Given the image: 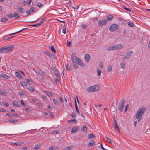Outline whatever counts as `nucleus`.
I'll list each match as a JSON object with an SVG mask.
<instances>
[{
	"mask_svg": "<svg viewBox=\"0 0 150 150\" xmlns=\"http://www.w3.org/2000/svg\"><path fill=\"white\" fill-rule=\"evenodd\" d=\"M28 89L29 91L32 92H33L34 91V89L32 87H29Z\"/></svg>",
	"mask_w": 150,
	"mask_h": 150,
	"instance_id": "obj_46",
	"label": "nucleus"
},
{
	"mask_svg": "<svg viewBox=\"0 0 150 150\" xmlns=\"http://www.w3.org/2000/svg\"><path fill=\"white\" fill-rule=\"evenodd\" d=\"M19 94L21 96H25V93L23 91H22L19 93Z\"/></svg>",
	"mask_w": 150,
	"mask_h": 150,
	"instance_id": "obj_48",
	"label": "nucleus"
},
{
	"mask_svg": "<svg viewBox=\"0 0 150 150\" xmlns=\"http://www.w3.org/2000/svg\"><path fill=\"white\" fill-rule=\"evenodd\" d=\"M26 29V28H23L21 30H20V31H18L17 32H15V33H11V34H10V35L15 34H17V33H19L20 32H21L23 31V30H24L25 29Z\"/></svg>",
	"mask_w": 150,
	"mask_h": 150,
	"instance_id": "obj_43",
	"label": "nucleus"
},
{
	"mask_svg": "<svg viewBox=\"0 0 150 150\" xmlns=\"http://www.w3.org/2000/svg\"><path fill=\"white\" fill-rule=\"evenodd\" d=\"M107 23V21L106 20H100L98 21V25L101 26H102L103 25H105Z\"/></svg>",
	"mask_w": 150,
	"mask_h": 150,
	"instance_id": "obj_7",
	"label": "nucleus"
},
{
	"mask_svg": "<svg viewBox=\"0 0 150 150\" xmlns=\"http://www.w3.org/2000/svg\"><path fill=\"white\" fill-rule=\"evenodd\" d=\"M27 148L26 147H24L23 148H22L21 150H26Z\"/></svg>",
	"mask_w": 150,
	"mask_h": 150,
	"instance_id": "obj_64",
	"label": "nucleus"
},
{
	"mask_svg": "<svg viewBox=\"0 0 150 150\" xmlns=\"http://www.w3.org/2000/svg\"><path fill=\"white\" fill-rule=\"evenodd\" d=\"M128 25L129 26L131 27H133L134 26V23L131 21L128 22Z\"/></svg>",
	"mask_w": 150,
	"mask_h": 150,
	"instance_id": "obj_28",
	"label": "nucleus"
},
{
	"mask_svg": "<svg viewBox=\"0 0 150 150\" xmlns=\"http://www.w3.org/2000/svg\"><path fill=\"white\" fill-rule=\"evenodd\" d=\"M71 42H68V41H67V45L69 47L71 45Z\"/></svg>",
	"mask_w": 150,
	"mask_h": 150,
	"instance_id": "obj_58",
	"label": "nucleus"
},
{
	"mask_svg": "<svg viewBox=\"0 0 150 150\" xmlns=\"http://www.w3.org/2000/svg\"><path fill=\"white\" fill-rule=\"evenodd\" d=\"M27 82L29 84H31L32 83V82L31 79H27L26 80Z\"/></svg>",
	"mask_w": 150,
	"mask_h": 150,
	"instance_id": "obj_35",
	"label": "nucleus"
},
{
	"mask_svg": "<svg viewBox=\"0 0 150 150\" xmlns=\"http://www.w3.org/2000/svg\"><path fill=\"white\" fill-rule=\"evenodd\" d=\"M129 107V105H127L125 107V112H126L127 111V109Z\"/></svg>",
	"mask_w": 150,
	"mask_h": 150,
	"instance_id": "obj_56",
	"label": "nucleus"
},
{
	"mask_svg": "<svg viewBox=\"0 0 150 150\" xmlns=\"http://www.w3.org/2000/svg\"><path fill=\"white\" fill-rule=\"evenodd\" d=\"M125 100L124 99H123L120 102V105L118 106V109L119 110L122 112V111L123 108L124 107Z\"/></svg>",
	"mask_w": 150,
	"mask_h": 150,
	"instance_id": "obj_4",
	"label": "nucleus"
},
{
	"mask_svg": "<svg viewBox=\"0 0 150 150\" xmlns=\"http://www.w3.org/2000/svg\"><path fill=\"white\" fill-rule=\"evenodd\" d=\"M107 19L108 21H110L113 18V16L111 15H109L106 16Z\"/></svg>",
	"mask_w": 150,
	"mask_h": 150,
	"instance_id": "obj_15",
	"label": "nucleus"
},
{
	"mask_svg": "<svg viewBox=\"0 0 150 150\" xmlns=\"http://www.w3.org/2000/svg\"><path fill=\"white\" fill-rule=\"evenodd\" d=\"M6 115L10 117H13V115L9 113H6Z\"/></svg>",
	"mask_w": 150,
	"mask_h": 150,
	"instance_id": "obj_59",
	"label": "nucleus"
},
{
	"mask_svg": "<svg viewBox=\"0 0 150 150\" xmlns=\"http://www.w3.org/2000/svg\"><path fill=\"white\" fill-rule=\"evenodd\" d=\"M4 105L6 107H8L9 106V104L6 101H4L3 102Z\"/></svg>",
	"mask_w": 150,
	"mask_h": 150,
	"instance_id": "obj_44",
	"label": "nucleus"
},
{
	"mask_svg": "<svg viewBox=\"0 0 150 150\" xmlns=\"http://www.w3.org/2000/svg\"><path fill=\"white\" fill-rule=\"evenodd\" d=\"M71 59L72 62L74 63V60H75V62L78 64L83 67L84 64L83 62L81 61L76 56V54L75 53H73L71 55Z\"/></svg>",
	"mask_w": 150,
	"mask_h": 150,
	"instance_id": "obj_1",
	"label": "nucleus"
},
{
	"mask_svg": "<svg viewBox=\"0 0 150 150\" xmlns=\"http://www.w3.org/2000/svg\"><path fill=\"white\" fill-rule=\"evenodd\" d=\"M40 146V144H38L36 145L33 149V150H38L39 149Z\"/></svg>",
	"mask_w": 150,
	"mask_h": 150,
	"instance_id": "obj_20",
	"label": "nucleus"
},
{
	"mask_svg": "<svg viewBox=\"0 0 150 150\" xmlns=\"http://www.w3.org/2000/svg\"><path fill=\"white\" fill-rule=\"evenodd\" d=\"M15 75L18 78L20 79H22V77L20 74H19V72L16 71L15 72Z\"/></svg>",
	"mask_w": 150,
	"mask_h": 150,
	"instance_id": "obj_12",
	"label": "nucleus"
},
{
	"mask_svg": "<svg viewBox=\"0 0 150 150\" xmlns=\"http://www.w3.org/2000/svg\"><path fill=\"white\" fill-rule=\"evenodd\" d=\"M8 20V19L7 18H3L1 20V22H5L7 21Z\"/></svg>",
	"mask_w": 150,
	"mask_h": 150,
	"instance_id": "obj_47",
	"label": "nucleus"
},
{
	"mask_svg": "<svg viewBox=\"0 0 150 150\" xmlns=\"http://www.w3.org/2000/svg\"><path fill=\"white\" fill-rule=\"evenodd\" d=\"M82 131L83 133H86L87 131V128L86 125H84L83 126L82 129Z\"/></svg>",
	"mask_w": 150,
	"mask_h": 150,
	"instance_id": "obj_14",
	"label": "nucleus"
},
{
	"mask_svg": "<svg viewBox=\"0 0 150 150\" xmlns=\"http://www.w3.org/2000/svg\"><path fill=\"white\" fill-rule=\"evenodd\" d=\"M0 94L1 95H4L5 96H6V93L4 92H3L1 90H0Z\"/></svg>",
	"mask_w": 150,
	"mask_h": 150,
	"instance_id": "obj_40",
	"label": "nucleus"
},
{
	"mask_svg": "<svg viewBox=\"0 0 150 150\" xmlns=\"http://www.w3.org/2000/svg\"><path fill=\"white\" fill-rule=\"evenodd\" d=\"M105 137L107 139V140L106 141L107 142L109 143L110 144H111L112 143V142H111V140L109 138H108L107 136H105Z\"/></svg>",
	"mask_w": 150,
	"mask_h": 150,
	"instance_id": "obj_36",
	"label": "nucleus"
},
{
	"mask_svg": "<svg viewBox=\"0 0 150 150\" xmlns=\"http://www.w3.org/2000/svg\"><path fill=\"white\" fill-rule=\"evenodd\" d=\"M20 102L21 104L23 107H25L26 106V104H24V102L22 100H21Z\"/></svg>",
	"mask_w": 150,
	"mask_h": 150,
	"instance_id": "obj_41",
	"label": "nucleus"
},
{
	"mask_svg": "<svg viewBox=\"0 0 150 150\" xmlns=\"http://www.w3.org/2000/svg\"><path fill=\"white\" fill-rule=\"evenodd\" d=\"M108 69L109 72L111 71L112 69V67L111 66L109 65L108 67Z\"/></svg>",
	"mask_w": 150,
	"mask_h": 150,
	"instance_id": "obj_37",
	"label": "nucleus"
},
{
	"mask_svg": "<svg viewBox=\"0 0 150 150\" xmlns=\"http://www.w3.org/2000/svg\"><path fill=\"white\" fill-rule=\"evenodd\" d=\"M77 121L76 120L75 118H73L72 119H71L70 120H68V122L71 123V122H74V123H76Z\"/></svg>",
	"mask_w": 150,
	"mask_h": 150,
	"instance_id": "obj_25",
	"label": "nucleus"
},
{
	"mask_svg": "<svg viewBox=\"0 0 150 150\" xmlns=\"http://www.w3.org/2000/svg\"><path fill=\"white\" fill-rule=\"evenodd\" d=\"M17 11L19 13H23V7L20 6L18 8Z\"/></svg>",
	"mask_w": 150,
	"mask_h": 150,
	"instance_id": "obj_16",
	"label": "nucleus"
},
{
	"mask_svg": "<svg viewBox=\"0 0 150 150\" xmlns=\"http://www.w3.org/2000/svg\"><path fill=\"white\" fill-rule=\"evenodd\" d=\"M118 28V26L115 24L111 25L109 28V31L112 32L115 31Z\"/></svg>",
	"mask_w": 150,
	"mask_h": 150,
	"instance_id": "obj_6",
	"label": "nucleus"
},
{
	"mask_svg": "<svg viewBox=\"0 0 150 150\" xmlns=\"http://www.w3.org/2000/svg\"><path fill=\"white\" fill-rule=\"evenodd\" d=\"M0 111L2 112H6V111H5V110L3 108H1L0 109Z\"/></svg>",
	"mask_w": 150,
	"mask_h": 150,
	"instance_id": "obj_61",
	"label": "nucleus"
},
{
	"mask_svg": "<svg viewBox=\"0 0 150 150\" xmlns=\"http://www.w3.org/2000/svg\"><path fill=\"white\" fill-rule=\"evenodd\" d=\"M121 68L124 69L125 67V63H122L120 64Z\"/></svg>",
	"mask_w": 150,
	"mask_h": 150,
	"instance_id": "obj_45",
	"label": "nucleus"
},
{
	"mask_svg": "<svg viewBox=\"0 0 150 150\" xmlns=\"http://www.w3.org/2000/svg\"><path fill=\"white\" fill-rule=\"evenodd\" d=\"M30 10L32 12H34L35 11V8L34 7H31Z\"/></svg>",
	"mask_w": 150,
	"mask_h": 150,
	"instance_id": "obj_50",
	"label": "nucleus"
},
{
	"mask_svg": "<svg viewBox=\"0 0 150 150\" xmlns=\"http://www.w3.org/2000/svg\"><path fill=\"white\" fill-rule=\"evenodd\" d=\"M53 101L55 105L57 106H58L59 105V103L57 99L54 98L53 99Z\"/></svg>",
	"mask_w": 150,
	"mask_h": 150,
	"instance_id": "obj_27",
	"label": "nucleus"
},
{
	"mask_svg": "<svg viewBox=\"0 0 150 150\" xmlns=\"http://www.w3.org/2000/svg\"><path fill=\"white\" fill-rule=\"evenodd\" d=\"M146 110V108H143L142 109L139 108L135 115L136 118H138L139 117H141L145 112Z\"/></svg>",
	"mask_w": 150,
	"mask_h": 150,
	"instance_id": "obj_3",
	"label": "nucleus"
},
{
	"mask_svg": "<svg viewBox=\"0 0 150 150\" xmlns=\"http://www.w3.org/2000/svg\"><path fill=\"white\" fill-rule=\"evenodd\" d=\"M38 73H39L40 74L45 76V74L42 70H39L38 71Z\"/></svg>",
	"mask_w": 150,
	"mask_h": 150,
	"instance_id": "obj_24",
	"label": "nucleus"
},
{
	"mask_svg": "<svg viewBox=\"0 0 150 150\" xmlns=\"http://www.w3.org/2000/svg\"><path fill=\"white\" fill-rule=\"evenodd\" d=\"M133 53V52L132 51H129L128 52L126 53L123 57L124 59H126L129 58Z\"/></svg>",
	"mask_w": 150,
	"mask_h": 150,
	"instance_id": "obj_8",
	"label": "nucleus"
},
{
	"mask_svg": "<svg viewBox=\"0 0 150 150\" xmlns=\"http://www.w3.org/2000/svg\"><path fill=\"white\" fill-rule=\"evenodd\" d=\"M115 45L116 50L121 49L123 47L122 45L120 44H116Z\"/></svg>",
	"mask_w": 150,
	"mask_h": 150,
	"instance_id": "obj_13",
	"label": "nucleus"
},
{
	"mask_svg": "<svg viewBox=\"0 0 150 150\" xmlns=\"http://www.w3.org/2000/svg\"><path fill=\"white\" fill-rule=\"evenodd\" d=\"M5 47H2L0 48V53H6Z\"/></svg>",
	"mask_w": 150,
	"mask_h": 150,
	"instance_id": "obj_21",
	"label": "nucleus"
},
{
	"mask_svg": "<svg viewBox=\"0 0 150 150\" xmlns=\"http://www.w3.org/2000/svg\"><path fill=\"white\" fill-rule=\"evenodd\" d=\"M14 45H11L10 46H5L6 51V53L11 52L14 48Z\"/></svg>",
	"mask_w": 150,
	"mask_h": 150,
	"instance_id": "obj_5",
	"label": "nucleus"
},
{
	"mask_svg": "<svg viewBox=\"0 0 150 150\" xmlns=\"http://www.w3.org/2000/svg\"><path fill=\"white\" fill-rule=\"evenodd\" d=\"M95 137L93 134L91 133L89 134L88 136V138L89 139L93 138Z\"/></svg>",
	"mask_w": 150,
	"mask_h": 150,
	"instance_id": "obj_30",
	"label": "nucleus"
},
{
	"mask_svg": "<svg viewBox=\"0 0 150 150\" xmlns=\"http://www.w3.org/2000/svg\"><path fill=\"white\" fill-rule=\"evenodd\" d=\"M85 59L88 62H89L91 58L90 56L88 54H86L85 55Z\"/></svg>",
	"mask_w": 150,
	"mask_h": 150,
	"instance_id": "obj_11",
	"label": "nucleus"
},
{
	"mask_svg": "<svg viewBox=\"0 0 150 150\" xmlns=\"http://www.w3.org/2000/svg\"><path fill=\"white\" fill-rule=\"evenodd\" d=\"M72 117H75L76 116V115L74 112H73L71 115Z\"/></svg>",
	"mask_w": 150,
	"mask_h": 150,
	"instance_id": "obj_57",
	"label": "nucleus"
},
{
	"mask_svg": "<svg viewBox=\"0 0 150 150\" xmlns=\"http://www.w3.org/2000/svg\"><path fill=\"white\" fill-rule=\"evenodd\" d=\"M114 126H115V130L116 131H118L119 133H120V129H119L118 126L117 125V124H114Z\"/></svg>",
	"mask_w": 150,
	"mask_h": 150,
	"instance_id": "obj_18",
	"label": "nucleus"
},
{
	"mask_svg": "<svg viewBox=\"0 0 150 150\" xmlns=\"http://www.w3.org/2000/svg\"><path fill=\"white\" fill-rule=\"evenodd\" d=\"M37 6L40 8L43 6V5L40 3H38L37 4Z\"/></svg>",
	"mask_w": 150,
	"mask_h": 150,
	"instance_id": "obj_53",
	"label": "nucleus"
},
{
	"mask_svg": "<svg viewBox=\"0 0 150 150\" xmlns=\"http://www.w3.org/2000/svg\"><path fill=\"white\" fill-rule=\"evenodd\" d=\"M8 121L10 122L11 123H16L18 122V120H8Z\"/></svg>",
	"mask_w": 150,
	"mask_h": 150,
	"instance_id": "obj_29",
	"label": "nucleus"
},
{
	"mask_svg": "<svg viewBox=\"0 0 150 150\" xmlns=\"http://www.w3.org/2000/svg\"><path fill=\"white\" fill-rule=\"evenodd\" d=\"M49 57L50 58H51V59H53L54 57V56L52 54H50V55H49Z\"/></svg>",
	"mask_w": 150,
	"mask_h": 150,
	"instance_id": "obj_55",
	"label": "nucleus"
},
{
	"mask_svg": "<svg viewBox=\"0 0 150 150\" xmlns=\"http://www.w3.org/2000/svg\"><path fill=\"white\" fill-rule=\"evenodd\" d=\"M25 110L27 112H30L31 111V110H30V109L29 108H25Z\"/></svg>",
	"mask_w": 150,
	"mask_h": 150,
	"instance_id": "obj_63",
	"label": "nucleus"
},
{
	"mask_svg": "<svg viewBox=\"0 0 150 150\" xmlns=\"http://www.w3.org/2000/svg\"><path fill=\"white\" fill-rule=\"evenodd\" d=\"M22 144V143H20L19 142H17L13 143V144L17 146H20Z\"/></svg>",
	"mask_w": 150,
	"mask_h": 150,
	"instance_id": "obj_39",
	"label": "nucleus"
},
{
	"mask_svg": "<svg viewBox=\"0 0 150 150\" xmlns=\"http://www.w3.org/2000/svg\"><path fill=\"white\" fill-rule=\"evenodd\" d=\"M70 147L69 146H67L65 147L64 149V150H70Z\"/></svg>",
	"mask_w": 150,
	"mask_h": 150,
	"instance_id": "obj_60",
	"label": "nucleus"
},
{
	"mask_svg": "<svg viewBox=\"0 0 150 150\" xmlns=\"http://www.w3.org/2000/svg\"><path fill=\"white\" fill-rule=\"evenodd\" d=\"M97 72L99 76H100L101 71V70L98 68L97 69Z\"/></svg>",
	"mask_w": 150,
	"mask_h": 150,
	"instance_id": "obj_38",
	"label": "nucleus"
},
{
	"mask_svg": "<svg viewBox=\"0 0 150 150\" xmlns=\"http://www.w3.org/2000/svg\"><path fill=\"white\" fill-rule=\"evenodd\" d=\"M116 50L115 45H114L112 46H110L108 47L107 49V50L108 51H111L113 50Z\"/></svg>",
	"mask_w": 150,
	"mask_h": 150,
	"instance_id": "obj_10",
	"label": "nucleus"
},
{
	"mask_svg": "<svg viewBox=\"0 0 150 150\" xmlns=\"http://www.w3.org/2000/svg\"><path fill=\"white\" fill-rule=\"evenodd\" d=\"M62 27L63 28L62 33L64 34H65L66 33V28L65 25H62Z\"/></svg>",
	"mask_w": 150,
	"mask_h": 150,
	"instance_id": "obj_26",
	"label": "nucleus"
},
{
	"mask_svg": "<svg viewBox=\"0 0 150 150\" xmlns=\"http://www.w3.org/2000/svg\"><path fill=\"white\" fill-rule=\"evenodd\" d=\"M47 95L50 97H52L53 96L52 94V93L50 91L47 92Z\"/></svg>",
	"mask_w": 150,
	"mask_h": 150,
	"instance_id": "obj_42",
	"label": "nucleus"
},
{
	"mask_svg": "<svg viewBox=\"0 0 150 150\" xmlns=\"http://www.w3.org/2000/svg\"><path fill=\"white\" fill-rule=\"evenodd\" d=\"M49 115L52 118H54V115L52 114L50 112L49 113Z\"/></svg>",
	"mask_w": 150,
	"mask_h": 150,
	"instance_id": "obj_62",
	"label": "nucleus"
},
{
	"mask_svg": "<svg viewBox=\"0 0 150 150\" xmlns=\"http://www.w3.org/2000/svg\"><path fill=\"white\" fill-rule=\"evenodd\" d=\"M65 67L67 70L70 71L71 70V67L69 66L68 64H67L65 65Z\"/></svg>",
	"mask_w": 150,
	"mask_h": 150,
	"instance_id": "obj_23",
	"label": "nucleus"
},
{
	"mask_svg": "<svg viewBox=\"0 0 150 150\" xmlns=\"http://www.w3.org/2000/svg\"><path fill=\"white\" fill-rule=\"evenodd\" d=\"M21 84L23 86H27V83L24 81H22L21 83Z\"/></svg>",
	"mask_w": 150,
	"mask_h": 150,
	"instance_id": "obj_34",
	"label": "nucleus"
},
{
	"mask_svg": "<svg viewBox=\"0 0 150 150\" xmlns=\"http://www.w3.org/2000/svg\"><path fill=\"white\" fill-rule=\"evenodd\" d=\"M123 8L125 10L129 11H131V10L129 9V8H127L125 6H123Z\"/></svg>",
	"mask_w": 150,
	"mask_h": 150,
	"instance_id": "obj_52",
	"label": "nucleus"
},
{
	"mask_svg": "<svg viewBox=\"0 0 150 150\" xmlns=\"http://www.w3.org/2000/svg\"><path fill=\"white\" fill-rule=\"evenodd\" d=\"M73 63L74 64V68L76 69L78 68V66L75 63L74 60V63Z\"/></svg>",
	"mask_w": 150,
	"mask_h": 150,
	"instance_id": "obj_49",
	"label": "nucleus"
},
{
	"mask_svg": "<svg viewBox=\"0 0 150 150\" xmlns=\"http://www.w3.org/2000/svg\"><path fill=\"white\" fill-rule=\"evenodd\" d=\"M77 131V129L76 128H74L72 129V131H71V133H73V132H76Z\"/></svg>",
	"mask_w": 150,
	"mask_h": 150,
	"instance_id": "obj_51",
	"label": "nucleus"
},
{
	"mask_svg": "<svg viewBox=\"0 0 150 150\" xmlns=\"http://www.w3.org/2000/svg\"><path fill=\"white\" fill-rule=\"evenodd\" d=\"M94 143L95 142L93 140L91 141L88 143V146L91 147L93 146L94 145Z\"/></svg>",
	"mask_w": 150,
	"mask_h": 150,
	"instance_id": "obj_17",
	"label": "nucleus"
},
{
	"mask_svg": "<svg viewBox=\"0 0 150 150\" xmlns=\"http://www.w3.org/2000/svg\"><path fill=\"white\" fill-rule=\"evenodd\" d=\"M13 16L14 17L16 18L19 17V14L16 12H15L14 13Z\"/></svg>",
	"mask_w": 150,
	"mask_h": 150,
	"instance_id": "obj_32",
	"label": "nucleus"
},
{
	"mask_svg": "<svg viewBox=\"0 0 150 150\" xmlns=\"http://www.w3.org/2000/svg\"><path fill=\"white\" fill-rule=\"evenodd\" d=\"M19 73H20L21 74H22L24 76H26L25 74L22 71H21L19 70Z\"/></svg>",
	"mask_w": 150,
	"mask_h": 150,
	"instance_id": "obj_54",
	"label": "nucleus"
},
{
	"mask_svg": "<svg viewBox=\"0 0 150 150\" xmlns=\"http://www.w3.org/2000/svg\"><path fill=\"white\" fill-rule=\"evenodd\" d=\"M13 104L16 106L19 107L20 106V104H18L17 102H14Z\"/></svg>",
	"mask_w": 150,
	"mask_h": 150,
	"instance_id": "obj_31",
	"label": "nucleus"
},
{
	"mask_svg": "<svg viewBox=\"0 0 150 150\" xmlns=\"http://www.w3.org/2000/svg\"><path fill=\"white\" fill-rule=\"evenodd\" d=\"M75 108H76V110L77 112L79 114H80V113L79 112V110L78 109V106H77V103H76V100L75 98Z\"/></svg>",
	"mask_w": 150,
	"mask_h": 150,
	"instance_id": "obj_22",
	"label": "nucleus"
},
{
	"mask_svg": "<svg viewBox=\"0 0 150 150\" xmlns=\"http://www.w3.org/2000/svg\"><path fill=\"white\" fill-rule=\"evenodd\" d=\"M44 19H45L44 18L43 19H41L40 21L38 23L34 24V25H30V26H31L34 27L38 26L40 25L44 21Z\"/></svg>",
	"mask_w": 150,
	"mask_h": 150,
	"instance_id": "obj_9",
	"label": "nucleus"
},
{
	"mask_svg": "<svg viewBox=\"0 0 150 150\" xmlns=\"http://www.w3.org/2000/svg\"><path fill=\"white\" fill-rule=\"evenodd\" d=\"M50 49L51 50L54 54H55L56 53V50L53 46H51L50 47Z\"/></svg>",
	"mask_w": 150,
	"mask_h": 150,
	"instance_id": "obj_33",
	"label": "nucleus"
},
{
	"mask_svg": "<svg viewBox=\"0 0 150 150\" xmlns=\"http://www.w3.org/2000/svg\"><path fill=\"white\" fill-rule=\"evenodd\" d=\"M99 89V87L97 85L89 87L87 88V91L88 92L97 91Z\"/></svg>",
	"mask_w": 150,
	"mask_h": 150,
	"instance_id": "obj_2",
	"label": "nucleus"
},
{
	"mask_svg": "<svg viewBox=\"0 0 150 150\" xmlns=\"http://www.w3.org/2000/svg\"><path fill=\"white\" fill-rule=\"evenodd\" d=\"M1 77H4L5 79H8L9 77L10 76H8L7 74H1Z\"/></svg>",
	"mask_w": 150,
	"mask_h": 150,
	"instance_id": "obj_19",
	"label": "nucleus"
}]
</instances>
